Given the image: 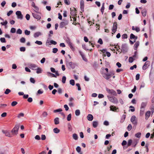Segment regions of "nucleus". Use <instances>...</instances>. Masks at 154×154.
I'll return each mask as SVG.
<instances>
[{
  "instance_id": "nucleus-1",
  "label": "nucleus",
  "mask_w": 154,
  "mask_h": 154,
  "mask_svg": "<svg viewBox=\"0 0 154 154\" xmlns=\"http://www.w3.org/2000/svg\"><path fill=\"white\" fill-rule=\"evenodd\" d=\"M19 128V125H16L11 130V132L14 135H17V134Z\"/></svg>"
},
{
  "instance_id": "nucleus-2",
  "label": "nucleus",
  "mask_w": 154,
  "mask_h": 154,
  "mask_svg": "<svg viewBox=\"0 0 154 154\" xmlns=\"http://www.w3.org/2000/svg\"><path fill=\"white\" fill-rule=\"evenodd\" d=\"M66 65L67 66L70 68L74 69L75 67V65L74 63L72 62L66 61Z\"/></svg>"
},
{
  "instance_id": "nucleus-3",
  "label": "nucleus",
  "mask_w": 154,
  "mask_h": 154,
  "mask_svg": "<svg viewBox=\"0 0 154 154\" xmlns=\"http://www.w3.org/2000/svg\"><path fill=\"white\" fill-rule=\"evenodd\" d=\"M131 121L134 126H136L137 123V120L135 116H133L131 119Z\"/></svg>"
},
{
  "instance_id": "nucleus-4",
  "label": "nucleus",
  "mask_w": 154,
  "mask_h": 154,
  "mask_svg": "<svg viewBox=\"0 0 154 154\" xmlns=\"http://www.w3.org/2000/svg\"><path fill=\"white\" fill-rule=\"evenodd\" d=\"M108 97L109 101L111 102L115 103H118V100L116 97H109L108 96Z\"/></svg>"
},
{
  "instance_id": "nucleus-5",
  "label": "nucleus",
  "mask_w": 154,
  "mask_h": 154,
  "mask_svg": "<svg viewBox=\"0 0 154 154\" xmlns=\"http://www.w3.org/2000/svg\"><path fill=\"white\" fill-rule=\"evenodd\" d=\"M69 23V21L66 20H64L60 24V27L63 28L65 26L67 25Z\"/></svg>"
},
{
  "instance_id": "nucleus-6",
  "label": "nucleus",
  "mask_w": 154,
  "mask_h": 154,
  "mask_svg": "<svg viewBox=\"0 0 154 154\" xmlns=\"http://www.w3.org/2000/svg\"><path fill=\"white\" fill-rule=\"evenodd\" d=\"M127 51V45L126 44H122L121 47V52L124 53L126 52Z\"/></svg>"
},
{
  "instance_id": "nucleus-7",
  "label": "nucleus",
  "mask_w": 154,
  "mask_h": 154,
  "mask_svg": "<svg viewBox=\"0 0 154 154\" xmlns=\"http://www.w3.org/2000/svg\"><path fill=\"white\" fill-rule=\"evenodd\" d=\"M106 91L109 94L114 96H116L117 95L116 92L113 90L106 88Z\"/></svg>"
},
{
  "instance_id": "nucleus-8",
  "label": "nucleus",
  "mask_w": 154,
  "mask_h": 154,
  "mask_svg": "<svg viewBox=\"0 0 154 154\" xmlns=\"http://www.w3.org/2000/svg\"><path fill=\"white\" fill-rule=\"evenodd\" d=\"M117 25L116 22H115L113 25V26H112V34H113L114 33L116 32L117 30Z\"/></svg>"
},
{
  "instance_id": "nucleus-9",
  "label": "nucleus",
  "mask_w": 154,
  "mask_h": 154,
  "mask_svg": "<svg viewBox=\"0 0 154 154\" xmlns=\"http://www.w3.org/2000/svg\"><path fill=\"white\" fill-rule=\"evenodd\" d=\"M150 63L149 61H146L143 66V69L144 70H145L148 67V66L150 65Z\"/></svg>"
},
{
  "instance_id": "nucleus-10",
  "label": "nucleus",
  "mask_w": 154,
  "mask_h": 154,
  "mask_svg": "<svg viewBox=\"0 0 154 154\" xmlns=\"http://www.w3.org/2000/svg\"><path fill=\"white\" fill-rule=\"evenodd\" d=\"M16 14L17 16V18L20 19H22L23 18V16L22 14L21 13L20 11H17L16 13Z\"/></svg>"
},
{
  "instance_id": "nucleus-11",
  "label": "nucleus",
  "mask_w": 154,
  "mask_h": 154,
  "mask_svg": "<svg viewBox=\"0 0 154 154\" xmlns=\"http://www.w3.org/2000/svg\"><path fill=\"white\" fill-rule=\"evenodd\" d=\"M110 110L114 112H118L119 108L114 106H111L110 107Z\"/></svg>"
},
{
  "instance_id": "nucleus-12",
  "label": "nucleus",
  "mask_w": 154,
  "mask_h": 154,
  "mask_svg": "<svg viewBox=\"0 0 154 154\" xmlns=\"http://www.w3.org/2000/svg\"><path fill=\"white\" fill-rule=\"evenodd\" d=\"M103 76L107 80H108L111 77V75L108 73H103Z\"/></svg>"
},
{
  "instance_id": "nucleus-13",
  "label": "nucleus",
  "mask_w": 154,
  "mask_h": 154,
  "mask_svg": "<svg viewBox=\"0 0 154 154\" xmlns=\"http://www.w3.org/2000/svg\"><path fill=\"white\" fill-rule=\"evenodd\" d=\"M67 43L69 46L70 48L72 50H74L75 49L73 47L72 44L70 42V40L69 39L67 41Z\"/></svg>"
},
{
  "instance_id": "nucleus-14",
  "label": "nucleus",
  "mask_w": 154,
  "mask_h": 154,
  "mask_svg": "<svg viewBox=\"0 0 154 154\" xmlns=\"http://www.w3.org/2000/svg\"><path fill=\"white\" fill-rule=\"evenodd\" d=\"M29 66V68L30 69L34 70H36V68L38 67L36 65L34 64H30Z\"/></svg>"
},
{
  "instance_id": "nucleus-15",
  "label": "nucleus",
  "mask_w": 154,
  "mask_h": 154,
  "mask_svg": "<svg viewBox=\"0 0 154 154\" xmlns=\"http://www.w3.org/2000/svg\"><path fill=\"white\" fill-rule=\"evenodd\" d=\"M2 133L5 134L6 136L8 137H11L10 132L7 130H2Z\"/></svg>"
},
{
  "instance_id": "nucleus-16",
  "label": "nucleus",
  "mask_w": 154,
  "mask_h": 154,
  "mask_svg": "<svg viewBox=\"0 0 154 154\" xmlns=\"http://www.w3.org/2000/svg\"><path fill=\"white\" fill-rule=\"evenodd\" d=\"M32 14L33 17L37 20H40L41 18L40 16L36 13H32Z\"/></svg>"
},
{
  "instance_id": "nucleus-17",
  "label": "nucleus",
  "mask_w": 154,
  "mask_h": 154,
  "mask_svg": "<svg viewBox=\"0 0 154 154\" xmlns=\"http://www.w3.org/2000/svg\"><path fill=\"white\" fill-rule=\"evenodd\" d=\"M42 35L41 32H37L35 33L34 34V36L35 38H36Z\"/></svg>"
},
{
  "instance_id": "nucleus-18",
  "label": "nucleus",
  "mask_w": 154,
  "mask_h": 154,
  "mask_svg": "<svg viewBox=\"0 0 154 154\" xmlns=\"http://www.w3.org/2000/svg\"><path fill=\"white\" fill-rule=\"evenodd\" d=\"M87 119L90 121H91L93 120V117L91 114H88L87 116Z\"/></svg>"
},
{
  "instance_id": "nucleus-19",
  "label": "nucleus",
  "mask_w": 154,
  "mask_h": 154,
  "mask_svg": "<svg viewBox=\"0 0 154 154\" xmlns=\"http://www.w3.org/2000/svg\"><path fill=\"white\" fill-rule=\"evenodd\" d=\"M80 8L81 10L84 9V2L83 0H81L80 1Z\"/></svg>"
},
{
  "instance_id": "nucleus-20",
  "label": "nucleus",
  "mask_w": 154,
  "mask_h": 154,
  "mask_svg": "<svg viewBox=\"0 0 154 154\" xmlns=\"http://www.w3.org/2000/svg\"><path fill=\"white\" fill-rule=\"evenodd\" d=\"M150 113L151 112L150 111H148L146 112L145 115V119H147L150 116Z\"/></svg>"
},
{
  "instance_id": "nucleus-21",
  "label": "nucleus",
  "mask_w": 154,
  "mask_h": 154,
  "mask_svg": "<svg viewBox=\"0 0 154 154\" xmlns=\"http://www.w3.org/2000/svg\"><path fill=\"white\" fill-rule=\"evenodd\" d=\"M139 42L138 41H137L135 43V44L134 45V49L135 50H137V47L139 46Z\"/></svg>"
},
{
  "instance_id": "nucleus-22",
  "label": "nucleus",
  "mask_w": 154,
  "mask_h": 154,
  "mask_svg": "<svg viewBox=\"0 0 154 154\" xmlns=\"http://www.w3.org/2000/svg\"><path fill=\"white\" fill-rule=\"evenodd\" d=\"M132 143V140L131 139H129L128 140V142L127 146L126 147V148H128V147L130 146Z\"/></svg>"
},
{
  "instance_id": "nucleus-23",
  "label": "nucleus",
  "mask_w": 154,
  "mask_h": 154,
  "mask_svg": "<svg viewBox=\"0 0 154 154\" xmlns=\"http://www.w3.org/2000/svg\"><path fill=\"white\" fill-rule=\"evenodd\" d=\"M130 38L131 39H134L136 40L137 39V37L135 36L133 34L131 33L130 35Z\"/></svg>"
},
{
  "instance_id": "nucleus-24",
  "label": "nucleus",
  "mask_w": 154,
  "mask_h": 154,
  "mask_svg": "<svg viewBox=\"0 0 154 154\" xmlns=\"http://www.w3.org/2000/svg\"><path fill=\"white\" fill-rule=\"evenodd\" d=\"M146 104L147 103L146 102H142L141 104L140 109H144V108L146 107Z\"/></svg>"
},
{
  "instance_id": "nucleus-25",
  "label": "nucleus",
  "mask_w": 154,
  "mask_h": 154,
  "mask_svg": "<svg viewBox=\"0 0 154 154\" xmlns=\"http://www.w3.org/2000/svg\"><path fill=\"white\" fill-rule=\"evenodd\" d=\"M98 125V122L97 121H94L93 122V127L95 128L97 127Z\"/></svg>"
},
{
  "instance_id": "nucleus-26",
  "label": "nucleus",
  "mask_w": 154,
  "mask_h": 154,
  "mask_svg": "<svg viewBox=\"0 0 154 154\" xmlns=\"http://www.w3.org/2000/svg\"><path fill=\"white\" fill-rule=\"evenodd\" d=\"M132 29L136 31L137 32H138L140 31L139 28L138 27H135L134 26L132 27Z\"/></svg>"
},
{
  "instance_id": "nucleus-27",
  "label": "nucleus",
  "mask_w": 154,
  "mask_h": 154,
  "mask_svg": "<svg viewBox=\"0 0 154 154\" xmlns=\"http://www.w3.org/2000/svg\"><path fill=\"white\" fill-rule=\"evenodd\" d=\"M36 70H37L36 73L37 74H39L41 73L42 71V69L41 68L38 67H37V68H36Z\"/></svg>"
},
{
  "instance_id": "nucleus-28",
  "label": "nucleus",
  "mask_w": 154,
  "mask_h": 154,
  "mask_svg": "<svg viewBox=\"0 0 154 154\" xmlns=\"http://www.w3.org/2000/svg\"><path fill=\"white\" fill-rule=\"evenodd\" d=\"M54 124L55 125H57L59 124V119L58 118H56L54 119Z\"/></svg>"
},
{
  "instance_id": "nucleus-29",
  "label": "nucleus",
  "mask_w": 154,
  "mask_h": 154,
  "mask_svg": "<svg viewBox=\"0 0 154 154\" xmlns=\"http://www.w3.org/2000/svg\"><path fill=\"white\" fill-rule=\"evenodd\" d=\"M76 150L78 153H80V154H82V152H81V148L79 146H78L76 148Z\"/></svg>"
},
{
  "instance_id": "nucleus-30",
  "label": "nucleus",
  "mask_w": 154,
  "mask_h": 154,
  "mask_svg": "<svg viewBox=\"0 0 154 154\" xmlns=\"http://www.w3.org/2000/svg\"><path fill=\"white\" fill-rule=\"evenodd\" d=\"M54 132L56 134H57L60 132V130L57 128H55L53 129Z\"/></svg>"
},
{
  "instance_id": "nucleus-31",
  "label": "nucleus",
  "mask_w": 154,
  "mask_h": 154,
  "mask_svg": "<svg viewBox=\"0 0 154 154\" xmlns=\"http://www.w3.org/2000/svg\"><path fill=\"white\" fill-rule=\"evenodd\" d=\"M72 137L75 140H77L78 139V135L76 134H73L72 135Z\"/></svg>"
},
{
  "instance_id": "nucleus-32",
  "label": "nucleus",
  "mask_w": 154,
  "mask_h": 154,
  "mask_svg": "<svg viewBox=\"0 0 154 154\" xmlns=\"http://www.w3.org/2000/svg\"><path fill=\"white\" fill-rule=\"evenodd\" d=\"M126 118V115H123L122 117V118L121 119V120L120 121V122L121 123H122L124 122V121L125 119Z\"/></svg>"
},
{
  "instance_id": "nucleus-33",
  "label": "nucleus",
  "mask_w": 154,
  "mask_h": 154,
  "mask_svg": "<svg viewBox=\"0 0 154 154\" xmlns=\"http://www.w3.org/2000/svg\"><path fill=\"white\" fill-rule=\"evenodd\" d=\"M135 60L133 57H130L129 58L128 61L129 63H132Z\"/></svg>"
},
{
  "instance_id": "nucleus-34",
  "label": "nucleus",
  "mask_w": 154,
  "mask_h": 154,
  "mask_svg": "<svg viewBox=\"0 0 154 154\" xmlns=\"http://www.w3.org/2000/svg\"><path fill=\"white\" fill-rule=\"evenodd\" d=\"M144 109H140V116H142L144 113Z\"/></svg>"
},
{
  "instance_id": "nucleus-35",
  "label": "nucleus",
  "mask_w": 154,
  "mask_h": 154,
  "mask_svg": "<svg viewBox=\"0 0 154 154\" xmlns=\"http://www.w3.org/2000/svg\"><path fill=\"white\" fill-rule=\"evenodd\" d=\"M75 113L76 116H79L80 115V111L79 109L76 110L75 111Z\"/></svg>"
},
{
  "instance_id": "nucleus-36",
  "label": "nucleus",
  "mask_w": 154,
  "mask_h": 154,
  "mask_svg": "<svg viewBox=\"0 0 154 154\" xmlns=\"http://www.w3.org/2000/svg\"><path fill=\"white\" fill-rule=\"evenodd\" d=\"M141 135V133L140 132L137 133L135 134V136L138 138L140 137Z\"/></svg>"
},
{
  "instance_id": "nucleus-37",
  "label": "nucleus",
  "mask_w": 154,
  "mask_h": 154,
  "mask_svg": "<svg viewBox=\"0 0 154 154\" xmlns=\"http://www.w3.org/2000/svg\"><path fill=\"white\" fill-rule=\"evenodd\" d=\"M72 115L71 114H69L67 117V119L68 121H70L71 120V119Z\"/></svg>"
},
{
  "instance_id": "nucleus-38",
  "label": "nucleus",
  "mask_w": 154,
  "mask_h": 154,
  "mask_svg": "<svg viewBox=\"0 0 154 154\" xmlns=\"http://www.w3.org/2000/svg\"><path fill=\"white\" fill-rule=\"evenodd\" d=\"M62 111V110L60 108L54 110V113H56L59 112H61Z\"/></svg>"
},
{
  "instance_id": "nucleus-39",
  "label": "nucleus",
  "mask_w": 154,
  "mask_h": 154,
  "mask_svg": "<svg viewBox=\"0 0 154 154\" xmlns=\"http://www.w3.org/2000/svg\"><path fill=\"white\" fill-rule=\"evenodd\" d=\"M66 78L65 76H63L62 79V82L63 83H65L66 82Z\"/></svg>"
},
{
  "instance_id": "nucleus-40",
  "label": "nucleus",
  "mask_w": 154,
  "mask_h": 154,
  "mask_svg": "<svg viewBox=\"0 0 154 154\" xmlns=\"http://www.w3.org/2000/svg\"><path fill=\"white\" fill-rule=\"evenodd\" d=\"M26 41L25 38L24 37L21 38L20 40V41L22 43H25Z\"/></svg>"
},
{
  "instance_id": "nucleus-41",
  "label": "nucleus",
  "mask_w": 154,
  "mask_h": 154,
  "mask_svg": "<svg viewBox=\"0 0 154 154\" xmlns=\"http://www.w3.org/2000/svg\"><path fill=\"white\" fill-rule=\"evenodd\" d=\"M17 104V102L16 101H14L12 102L11 103V106H14Z\"/></svg>"
},
{
  "instance_id": "nucleus-42",
  "label": "nucleus",
  "mask_w": 154,
  "mask_h": 154,
  "mask_svg": "<svg viewBox=\"0 0 154 154\" xmlns=\"http://www.w3.org/2000/svg\"><path fill=\"white\" fill-rule=\"evenodd\" d=\"M11 91L10 89H7L5 91V94H8Z\"/></svg>"
},
{
  "instance_id": "nucleus-43",
  "label": "nucleus",
  "mask_w": 154,
  "mask_h": 154,
  "mask_svg": "<svg viewBox=\"0 0 154 154\" xmlns=\"http://www.w3.org/2000/svg\"><path fill=\"white\" fill-rule=\"evenodd\" d=\"M142 14L143 16H145L146 15V10H142Z\"/></svg>"
},
{
  "instance_id": "nucleus-44",
  "label": "nucleus",
  "mask_w": 154,
  "mask_h": 154,
  "mask_svg": "<svg viewBox=\"0 0 154 154\" xmlns=\"http://www.w3.org/2000/svg\"><path fill=\"white\" fill-rule=\"evenodd\" d=\"M24 116V113H20L18 115V116H17V117H18V118H20L21 117H23Z\"/></svg>"
},
{
  "instance_id": "nucleus-45",
  "label": "nucleus",
  "mask_w": 154,
  "mask_h": 154,
  "mask_svg": "<svg viewBox=\"0 0 154 154\" xmlns=\"http://www.w3.org/2000/svg\"><path fill=\"white\" fill-rule=\"evenodd\" d=\"M123 39H126L128 38V35L126 34H124L122 35Z\"/></svg>"
},
{
  "instance_id": "nucleus-46",
  "label": "nucleus",
  "mask_w": 154,
  "mask_h": 154,
  "mask_svg": "<svg viewBox=\"0 0 154 154\" xmlns=\"http://www.w3.org/2000/svg\"><path fill=\"white\" fill-rule=\"evenodd\" d=\"M132 128V126L131 125V124H129L128 127H127V129L128 131H130Z\"/></svg>"
},
{
  "instance_id": "nucleus-47",
  "label": "nucleus",
  "mask_w": 154,
  "mask_h": 154,
  "mask_svg": "<svg viewBox=\"0 0 154 154\" xmlns=\"http://www.w3.org/2000/svg\"><path fill=\"white\" fill-rule=\"evenodd\" d=\"M50 42L51 44H53L54 45H56L57 43L55 41H54L53 40H51L50 41Z\"/></svg>"
},
{
  "instance_id": "nucleus-48",
  "label": "nucleus",
  "mask_w": 154,
  "mask_h": 154,
  "mask_svg": "<svg viewBox=\"0 0 154 154\" xmlns=\"http://www.w3.org/2000/svg\"><path fill=\"white\" fill-rule=\"evenodd\" d=\"M35 43L38 45H42V42L41 41H36L35 42Z\"/></svg>"
},
{
  "instance_id": "nucleus-49",
  "label": "nucleus",
  "mask_w": 154,
  "mask_h": 154,
  "mask_svg": "<svg viewBox=\"0 0 154 154\" xmlns=\"http://www.w3.org/2000/svg\"><path fill=\"white\" fill-rule=\"evenodd\" d=\"M46 137L45 135L42 134L41 136V139L42 140H45L46 139Z\"/></svg>"
},
{
  "instance_id": "nucleus-50",
  "label": "nucleus",
  "mask_w": 154,
  "mask_h": 154,
  "mask_svg": "<svg viewBox=\"0 0 154 154\" xmlns=\"http://www.w3.org/2000/svg\"><path fill=\"white\" fill-rule=\"evenodd\" d=\"M70 84L72 85H75V81L74 80L71 79L70 81Z\"/></svg>"
},
{
  "instance_id": "nucleus-51",
  "label": "nucleus",
  "mask_w": 154,
  "mask_h": 154,
  "mask_svg": "<svg viewBox=\"0 0 154 154\" xmlns=\"http://www.w3.org/2000/svg\"><path fill=\"white\" fill-rule=\"evenodd\" d=\"M30 31H28L27 30H25V35H29L30 34Z\"/></svg>"
},
{
  "instance_id": "nucleus-52",
  "label": "nucleus",
  "mask_w": 154,
  "mask_h": 154,
  "mask_svg": "<svg viewBox=\"0 0 154 154\" xmlns=\"http://www.w3.org/2000/svg\"><path fill=\"white\" fill-rule=\"evenodd\" d=\"M0 41L2 42V43H5L6 42V40L5 38H0Z\"/></svg>"
},
{
  "instance_id": "nucleus-53",
  "label": "nucleus",
  "mask_w": 154,
  "mask_h": 154,
  "mask_svg": "<svg viewBox=\"0 0 154 154\" xmlns=\"http://www.w3.org/2000/svg\"><path fill=\"white\" fill-rule=\"evenodd\" d=\"M31 4L32 6L34 7L35 9H38V7L35 6V4L33 2H32Z\"/></svg>"
},
{
  "instance_id": "nucleus-54",
  "label": "nucleus",
  "mask_w": 154,
  "mask_h": 154,
  "mask_svg": "<svg viewBox=\"0 0 154 154\" xmlns=\"http://www.w3.org/2000/svg\"><path fill=\"white\" fill-rule=\"evenodd\" d=\"M58 49L56 48H53V51L52 52L54 53H56L57 51H58Z\"/></svg>"
},
{
  "instance_id": "nucleus-55",
  "label": "nucleus",
  "mask_w": 154,
  "mask_h": 154,
  "mask_svg": "<svg viewBox=\"0 0 154 154\" xmlns=\"http://www.w3.org/2000/svg\"><path fill=\"white\" fill-rule=\"evenodd\" d=\"M26 50V48L24 47H21L20 48V51H21L24 52Z\"/></svg>"
},
{
  "instance_id": "nucleus-56",
  "label": "nucleus",
  "mask_w": 154,
  "mask_h": 154,
  "mask_svg": "<svg viewBox=\"0 0 154 154\" xmlns=\"http://www.w3.org/2000/svg\"><path fill=\"white\" fill-rule=\"evenodd\" d=\"M11 32L12 33H14L16 32V29L14 28H11Z\"/></svg>"
},
{
  "instance_id": "nucleus-57",
  "label": "nucleus",
  "mask_w": 154,
  "mask_h": 154,
  "mask_svg": "<svg viewBox=\"0 0 154 154\" xmlns=\"http://www.w3.org/2000/svg\"><path fill=\"white\" fill-rule=\"evenodd\" d=\"M7 105L6 104H0V108H5L7 106Z\"/></svg>"
},
{
  "instance_id": "nucleus-58",
  "label": "nucleus",
  "mask_w": 154,
  "mask_h": 154,
  "mask_svg": "<svg viewBox=\"0 0 154 154\" xmlns=\"http://www.w3.org/2000/svg\"><path fill=\"white\" fill-rule=\"evenodd\" d=\"M43 92V91L42 89L38 90L37 91L38 94H42Z\"/></svg>"
},
{
  "instance_id": "nucleus-59",
  "label": "nucleus",
  "mask_w": 154,
  "mask_h": 154,
  "mask_svg": "<svg viewBox=\"0 0 154 154\" xmlns=\"http://www.w3.org/2000/svg\"><path fill=\"white\" fill-rule=\"evenodd\" d=\"M35 140H40L41 137L40 136L38 135H36L35 137Z\"/></svg>"
},
{
  "instance_id": "nucleus-60",
  "label": "nucleus",
  "mask_w": 154,
  "mask_h": 154,
  "mask_svg": "<svg viewBox=\"0 0 154 154\" xmlns=\"http://www.w3.org/2000/svg\"><path fill=\"white\" fill-rule=\"evenodd\" d=\"M30 82L31 83H33V84L35 83V79H34V78H30Z\"/></svg>"
},
{
  "instance_id": "nucleus-61",
  "label": "nucleus",
  "mask_w": 154,
  "mask_h": 154,
  "mask_svg": "<svg viewBox=\"0 0 154 154\" xmlns=\"http://www.w3.org/2000/svg\"><path fill=\"white\" fill-rule=\"evenodd\" d=\"M76 86L78 87V90L79 91L81 90V88L80 86V84L79 83H76Z\"/></svg>"
},
{
  "instance_id": "nucleus-62",
  "label": "nucleus",
  "mask_w": 154,
  "mask_h": 154,
  "mask_svg": "<svg viewBox=\"0 0 154 154\" xmlns=\"http://www.w3.org/2000/svg\"><path fill=\"white\" fill-rule=\"evenodd\" d=\"M17 34H21L22 33V31L20 29H19L17 30Z\"/></svg>"
},
{
  "instance_id": "nucleus-63",
  "label": "nucleus",
  "mask_w": 154,
  "mask_h": 154,
  "mask_svg": "<svg viewBox=\"0 0 154 154\" xmlns=\"http://www.w3.org/2000/svg\"><path fill=\"white\" fill-rule=\"evenodd\" d=\"M62 92V90L60 88H58V93L60 94H61Z\"/></svg>"
},
{
  "instance_id": "nucleus-64",
  "label": "nucleus",
  "mask_w": 154,
  "mask_h": 154,
  "mask_svg": "<svg viewBox=\"0 0 154 154\" xmlns=\"http://www.w3.org/2000/svg\"><path fill=\"white\" fill-rule=\"evenodd\" d=\"M36 28V27L35 26H31L30 27V29L32 30H34Z\"/></svg>"
}]
</instances>
